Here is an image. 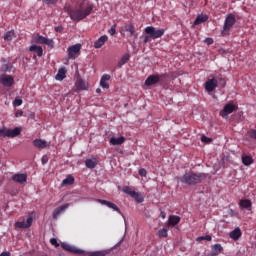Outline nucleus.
I'll list each match as a JSON object with an SVG mask.
<instances>
[{
	"instance_id": "22",
	"label": "nucleus",
	"mask_w": 256,
	"mask_h": 256,
	"mask_svg": "<svg viewBox=\"0 0 256 256\" xmlns=\"http://www.w3.org/2000/svg\"><path fill=\"white\" fill-rule=\"evenodd\" d=\"M68 207H69V204H64L56 208L53 212V219H59V215H61L63 211H65V209H67Z\"/></svg>"
},
{
	"instance_id": "15",
	"label": "nucleus",
	"mask_w": 256,
	"mask_h": 256,
	"mask_svg": "<svg viewBox=\"0 0 256 256\" xmlns=\"http://www.w3.org/2000/svg\"><path fill=\"white\" fill-rule=\"evenodd\" d=\"M223 253V246L221 244H214L211 246V253L208 256H217Z\"/></svg>"
},
{
	"instance_id": "53",
	"label": "nucleus",
	"mask_w": 256,
	"mask_h": 256,
	"mask_svg": "<svg viewBox=\"0 0 256 256\" xmlns=\"http://www.w3.org/2000/svg\"><path fill=\"white\" fill-rule=\"evenodd\" d=\"M0 256H11V252H2Z\"/></svg>"
},
{
	"instance_id": "31",
	"label": "nucleus",
	"mask_w": 256,
	"mask_h": 256,
	"mask_svg": "<svg viewBox=\"0 0 256 256\" xmlns=\"http://www.w3.org/2000/svg\"><path fill=\"white\" fill-rule=\"evenodd\" d=\"M46 39H47L46 37L37 34V35L34 37L33 41H34V43H36V44H38V45H45Z\"/></svg>"
},
{
	"instance_id": "52",
	"label": "nucleus",
	"mask_w": 256,
	"mask_h": 256,
	"mask_svg": "<svg viewBox=\"0 0 256 256\" xmlns=\"http://www.w3.org/2000/svg\"><path fill=\"white\" fill-rule=\"evenodd\" d=\"M201 141H203L204 143H209L210 139L206 136H202Z\"/></svg>"
},
{
	"instance_id": "9",
	"label": "nucleus",
	"mask_w": 256,
	"mask_h": 256,
	"mask_svg": "<svg viewBox=\"0 0 256 256\" xmlns=\"http://www.w3.org/2000/svg\"><path fill=\"white\" fill-rule=\"evenodd\" d=\"M236 109H237V106H235V104L228 103L220 111V117H223V119H227V117L231 115V113H233V111H235Z\"/></svg>"
},
{
	"instance_id": "34",
	"label": "nucleus",
	"mask_w": 256,
	"mask_h": 256,
	"mask_svg": "<svg viewBox=\"0 0 256 256\" xmlns=\"http://www.w3.org/2000/svg\"><path fill=\"white\" fill-rule=\"evenodd\" d=\"M15 37V31L11 30L5 33L3 39L4 41H13Z\"/></svg>"
},
{
	"instance_id": "11",
	"label": "nucleus",
	"mask_w": 256,
	"mask_h": 256,
	"mask_svg": "<svg viewBox=\"0 0 256 256\" xmlns=\"http://www.w3.org/2000/svg\"><path fill=\"white\" fill-rule=\"evenodd\" d=\"M61 247H62V249H64V251H68L69 253H74L75 255H82V253H83V250H81L71 244L62 243Z\"/></svg>"
},
{
	"instance_id": "23",
	"label": "nucleus",
	"mask_w": 256,
	"mask_h": 256,
	"mask_svg": "<svg viewBox=\"0 0 256 256\" xmlns=\"http://www.w3.org/2000/svg\"><path fill=\"white\" fill-rule=\"evenodd\" d=\"M67 75V69L65 67H62L58 70V73L55 76L56 81H63Z\"/></svg>"
},
{
	"instance_id": "4",
	"label": "nucleus",
	"mask_w": 256,
	"mask_h": 256,
	"mask_svg": "<svg viewBox=\"0 0 256 256\" xmlns=\"http://www.w3.org/2000/svg\"><path fill=\"white\" fill-rule=\"evenodd\" d=\"M236 23H237V19L235 18V16L233 14H228L224 21L223 30L221 31L222 37L229 35V31H231V28Z\"/></svg>"
},
{
	"instance_id": "20",
	"label": "nucleus",
	"mask_w": 256,
	"mask_h": 256,
	"mask_svg": "<svg viewBox=\"0 0 256 256\" xmlns=\"http://www.w3.org/2000/svg\"><path fill=\"white\" fill-rule=\"evenodd\" d=\"M83 256H107L109 255V251L101 250V251H94V252H87L83 250Z\"/></svg>"
},
{
	"instance_id": "26",
	"label": "nucleus",
	"mask_w": 256,
	"mask_h": 256,
	"mask_svg": "<svg viewBox=\"0 0 256 256\" xmlns=\"http://www.w3.org/2000/svg\"><path fill=\"white\" fill-rule=\"evenodd\" d=\"M29 51L37 54L38 57H43V47L32 45L29 47Z\"/></svg>"
},
{
	"instance_id": "6",
	"label": "nucleus",
	"mask_w": 256,
	"mask_h": 256,
	"mask_svg": "<svg viewBox=\"0 0 256 256\" xmlns=\"http://www.w3.org/2000/svg\"><path fill=\"white\" fill-rule=\"evenodd\" d=\"M123 193L132 197V199L136 200V203H143L145 201V197L141 195V193L131 189L129 186H124L122 188Z\"/></svg>"
},
{
	"instance_id": "13",
	"label": "nucleus",
	"mask_w": 256,
	"mask_h": 256,
	"mask_svg": "<svg viewBox=\"0 0 256 256\" xmlns=\"http://www.w3.org/2000/svg\"><path fill=\"white\" fill-rule=\"evenodd\" d=\"M217 86H218V82L215 78L209 79L205 83V89L206 91H208V93L215 91V89H217Z\"/></svg>"
},
{
	"instance_id": "28",
	"label": "nucleus",
	"mask_w": 256,
	"mask_h": 256,
	"mask_svg": "<svg viewBox=\"0 0 256 256\" xmlns=\"http://www.w3.org/2000/svg\"><path fill=\"white\" fill-rule=\"evenodd\" d=\"M125 31H127V33H130L132 37H135V39H137V32L135 31V26H133V24L126 25Z\"/></svg>"
},
{
	"instance_id": "21",
	"label": "nucleus",
	"mask_w": 256,
	"mask_h": 256,
	"mask_svg": "<svg viewBox=\"0 0 256 256\" xmlns=\"http://www.w3.org/2000/svg\"><path fill=\"white\" fill-rule=\"evenodd\" d=\"M241 228H235L233 231L229 233L230 239H233V241H239L241 239Z\"/></svg>"
},
{
	"instance_id": "39",
	"label": "nucleus",
	"mask_w": 256,
	"mask_h": 256,
	"mask_svg": "<svg viewBox=\"0 0 256 256\" xmlns=\"http://www.w3.org/2000/svg\"><path fill=\"white\" fill-rule=\"evenodd\" d=\"M100 87L102 89H109V83H107L106 81L104 80H100Z\"/></svg>"
},
{
	"instance_id": "37",
	"label": "nucleus",
	"mask_w": 256,
	"mask_h": 256,
	"mask_svg": "<svg viewBox=\"0 0 256 256\" xmlns=\"http://www.w3.org/2000/svg\"><path fill=\"white\" fill-rule=\"evenodd\" d=\"M169 235L167 229L163 228V229H160L158 231V236L159 237H167Z\"/></svg>"
},
{
	"instance_id": "40",
	"label": "nucleus",
	"mask_w": 256,
	"mask_h": 256,
	"mask_svg": "<svg viewBox=\"0 0 256 256\" xmlns=\"http://www.w3.org/2000/svg\"><path fill=\"white\" fill-rule=\"evenodd\" d=\"M11 64L10 63H8V64H3L2 65V71H5V72H7V71H11Z\"/></svg>"
},
{
	"instance_id": "41",
	"label": "nucleus",
	"mask_w": 256,
	"mask_h": 256,
	"mask_svg": "<svg viewBox=\"0 0 256 256\" xmlns=\"http://www.w3.org/2000/svg\"><path fill=\"white\" fill-rule=\"evenodd\" d=\"M251 139H254L256 141V130L252 129L248 132Z\"/></svg>"
},
{
	"instance_id": "19",
	"label": "nucleus",
	"mask_w": 256,
	"mask_h": 256,
	"mask_svg": "<svg viewBox=\"0 0 256 256\" xmlns=\"http://www.w3.org/2000/svg\"><path fill=\"white\" fill-rule=\"evenodd\" d=\"M181 223V217L177 215H170L168 218V227H176V225H179Z\"/></svg>"
},
{
	"instance_id": "46",
	"label": "nucleus",
	"mask_w": 256,
	"mask_h": 256,
	"mask_svg": "<svg viewBox=\"0 0 256 256\" xmlns=\"http://www.w3.org/2000/svg\"><path fill=\"white\" fill-rule=\"evenodd\" d=\"M50 243L51 245H53L54 247H59V242H57V240L55 238H51L50 239Z\"/></svg>"
},
{
	"instance_id": "47",
	"label": "nucleus",
	"mask_w": 256,
	"mask_h": 256,
	"mask_svg": "<svg viewBox=\"0 0 256 256\" xmlns=\"http://www.w3.org/2000/svg\"><path fill=\"white\" fill-rule=\"evenodd\" d=\"M204 43H206L207 45H213V38H206L204 40Z\"/></svg>"
},
{
	"instance_id": "2",
	"label": "nucleus",
	"mask_w": 256,
	"mask_h": 256,
	"mask_svg": "<svg viewBox=\"0 0 256 256\" xmlns=\"http://www.w3.org/2000/svg\"><path fill=\"white\" fill-rule=\"evenodd\" d=\"M204 179H207V174L195 172H188L180 177L181 183L185 185H198V183H201Z\"/></svg>"
},
{
	"instance_id": "50",
	"label": "nucleus",
	"mask_w": 256,
	"mask_h": 256,
	"mask_svg": "<svg viewBox=\"0 0 256 256\" xmlns=\"http://www.w3.org/2000/svg\"><path fill=\"white\" fill-rule=\"evenodd\" d=\"M15 117H23V111L22 110H17L15 113Z\"/></svg>"
},
{
	"instance_id": "12",
	"label": "nucleus",
	"mask_w": 256,
	"mask_h": 256,
	"mask_svg": "<svg viewBox=\"0 0 256 256\" xmlns=\"http://www.w3.org/2000/svg\"><path fill=\"white\" fill-rule=\"evenodd\" d=\"M31 225H33V216H28L26 222L21 221L15 223V227H17L18 229H29Z\"/></svg>"
},
{
	"instance_id": "8",
	"label": "nucleus",
	"mask_w": 256,
	"mask_h": 256,
	"mask_svg": "<svg viewBox=\"0 0 256 256\" xmlns=\"http://www.w3.org/2000/svg\"><path fill=\"white\" fill-rule=\"evenodd\" d=\"M67 52L68 59H77V57H79V53H81V44H75L68 47Z\"/></svg>"
},
{
	"instance_id": "30",
	"label": "nucleus",
	"mask_w": 256,
	"mask_h": 256,
	"mask_svg": "<svg viewBox=\"0 0 256 256\" xmlns=\"http://www.w3.org/2000/svg\"><path fill=\"white\" fill-rule=\"evenodd\" d=\"M110 143L112 145H123V143H125V137H123V136H121L119 138L112 137L110 139Z\"/></svg>"
},
{
	"instance_id": "49",
	"label": "nucleus",
	"mask_w": 256,
	"mask_h": 256,
	"mask_svg": "<svg viewBox=\"0 0 256 256\" xmlns=\"http://www.w3.org/2000/svg\"><path fill=\"white\" fill-rule=\"evenodd\" d=\"M122 63L125 64L127 61H129V55H124L121 59Z\"/></svg>"
},
{
	"instance_id": "10",
	"label": "nucleus",
	"mask_w": 256,
	"mask_h": 256,
	"mask_svg": "<svg viewBox=\"0 0 256 256\" xmlns=\"http://www.w3.org/2000/svg\"><path fill=\"white\" fill-rule=\"evenodd\" d=\"M15 79L11 75L1 74L0 75V84L4 87H13Z\"/></svg>"
},
{
	"instance_id": "27",
	"label": "nucleus",
	"mask_w": 256,
	"mask_h": 256,
	"mask_svg": "<svg viewBox=\"0 0 256 256\" xmlns=\"http://www.w3.org/2000/svg\"><path fill=\"white\" fill-rule=\"evenodd\" d=\"M209 20V16L207 15H198L194 21V25H201V23H205Z\"/></svg>"
},
{
	"instance_id": "17",
	"label": "nucleus",
	"mask_w": 256,
	"mask_h": 256,
	"mask_svg": "<svg viewBox=\"0 0 256 256\" xmlns=\"http://www.w3.org/2000/svg\"><path fill=\"white\" fill-rule=\"evenodd\" d=\"M32 144L36 149H47L49 147V143L43 139H35L33 140Z\"/></svg>"
},
{
	"instance_id": "24",
	"label": "nucleus",
	"mask_w": 256,
	"mask_h": 256,
	"mask_svg": "<svg viewBox=\"0 0 256 256\" xmlns=\"http://www.w3.org/2000/svg\"><path fill=\"white\" fill-rule=\"evenodd\" d=\"M239 206L241 207V209H248L249 211H251L253 203L249 199H242L239 202Z\"/></svg>"
},
{
	"instance_id": "51",
	"label": "nucleus",
	"mask_w": 256,
	"mask_h": 256,
	"mask_svg": "<svg viewBox=\"0 0 256 256\" xmlns=\"http://www.w3.org/2000/svg\"><path fill=\"white\" fill-rule=\"evenodd\" d=\"M55 31L57 33H61L63 31V27L62 26L55 27Z\"/></svg>"
},
{
	"instance_id": "14",
	"label": "nucleus",
	"mask_w": 256,
	"mask_h": 256,
	"mask_svg": "<svg viewBox=\"0 0 256 256\" xmlns=\"http://www.w3.org/2000/svg\"><path fill=\"white\" fill-rule=\"evenodd\" d=\"M98 203H100L101 205H105L106 207H108L109 209H112L113 211H116L117 213L121 214V210L119 209V207L117 205H115V203L113 202H109L107 200H102V199H98Z\"/></svg>"
},
{
	"instance_id": "18",
	"label": "nucleus",
	"mask_w": 256,
	"mask_h": 256,
	"mask_svg": "<svg viewBox=\"0 0 256 256\" xmlns=\"http://www.w3.org/2000/svg\"><path fill=\"white\" fill-rule=\"evenodd\" d=\"M12 181H14V183H20V185H23V183H27V174H15L12 176Z\"/></svg>"
},
{
	"instance_id": "38",
	"label": "nucleus",
	"mask_w": 256,
	"mask_h": 256,
	"mask_svg": "<svg viewBox=\"0 0 256 256\" xmlns=\"http://www.w3.org/2000/svg\"><path fill=\"white\" fill-rule=\"evenodd\" d=\"M21 105H23V100L22 99L16 98L13 101V107H21Z\"/></svg>"
},
{
	"instance_id": "16",
	"label": "nucleus",
	"mask_w": 256,
	"mask_h": 256,
	"mask_svg": "<svg viewBox=\"0 0 256 256\" xmlns=\"http://www.w3.org/2000/svg\"><path fill=\"white\" fill-rule=\"evenodd\" d=\"M107 41H109V37L107 35L101 36L94 42V48L101 49V47H103V45H105V43H107Z\"/></svg>"
},
{
	"instance_id": "44",
	"label": "nucleus",
	"mask_w": 256,
	"mask_h": 256,
	"mask_svg": "<svg viewBox=\"0 0 256 256\" xmlns=\"http://www.w3.org/2000/svg\"><path fill=\"white\" fill-rule=\"evenodd\" d=\"M43 3H46V5H55V3H57V1L59 0H42Z\"/></svg>"
},
{
	"instance_id": "33",
	"label": "nucleus",
	"mask_w": 256,
	"mask_h": 256,
	"mask_svg": "<svg viewBox=\"0 0 256 256\" xmlns=\"http://www.w3.org/2000/svg\"><path fill=\"white\" fill-rule=\"evenodd\" d=\"M242 163H243V165H246V167H249V165H252V163H253V157L243 155L242 156Z\"/></svg>"
},
{
	"instance_id": "43",
	"label": "nucleus",
	"mask_w": 256,
	"mask_h": 256,
	"mask_svg": "<svg viewBox=\"0 0 256 256\" xmlns=\"http://www.w3.org/2000/svg\"><path fill=\"white\" fill-rule=\"evenodd\" d=\"M111 80V75H109V74H104L102 77H101V79H100V81H110Z\"/></svg>"
},
{
	"instance_id": "32",
	"label": "nucleus",
	"mask_w": 256,
	"mask_h": 256,
	"mask_svg": "<svg viewBox=\"0 0 256 256\" xmlns=\"http://www.w3.org/2000/svg\"><path fill=\"white\" fill-rule=\"evenodd\" d=\"M85 165L88 169H95L97 167V160L95 159H87L85 161Z\"/></svg>"
},
{
	"instance_id": "1",
	"label": "nucleus",
	"mask_w": 256,
	"mask_h": 256,
	"mask_svg": "<svg viewBox=\"0 0 256 256\" xmlns=\"http://www.w3.org/2000/svg\"><path fill=\"white\" fill-rule=\"evenodd\" d=\"M93 12V4H87L83 6V3L79 5V7L72 9L69 11V16L72 21H83V19H87L89 15Z\"/></svg>"
},
{
	"instance_id": "57",
	"label": "nucleus",
	"mask_w": 256,
	"mask_h": 256,
	"mask_svg": "<svg viewBox=\"0 0 256 256\" xmlns=\"http://www.w3.org/2000/svg\"><path fill=\"white\" fill-rule=\"evenodd\" d=\"M96 93H101V88H97Z\"/></svg>"
},
{
	"instance_id": "55",
	"label": "nucleus",
	"mask_w": 256,
	"mask_h": 256,
	"mask_svg": "<svg viewBox=\"0 0 256 256\" xmlns=\"http://www.w3.org/2000/svg\"><path fill=\"white\" fill-rule=\"evenodd\" d=\"M161 217H162V219H165V217H166L165 212H161Z\"/></svg>"
},
{
	"instance_id": "48",
	"label": "nucleus",
	"mask_w": 256,
	"mask_h": 256,
	"mask_svg": "<svg viewBox=\"0 0 256 256\" xmlns=\"http://www.w3.org/2000/svg\"><path fill=\"white\" fill-rule=\"evenodd\" d=\"M167 81H169V75L168 74H166V77L165 78H163V82L162 83H160V85H167Z\"/></svg>"
},
{
	"instance_id": "56",
	"label": "nucleus",
	"mask_w": 256,
	"mask_h": 256,
	"mask_svg": "<svg viewBox=\"0 0 256 256\" xmlns=\"http://www.w3.org/2000/svg\"><path fill=\"white\" fill-rule=\"evenodd\" d=\"M220 81H222L223 82V87H225V79H220Z\"/></svg>"
},
{
	"instance_id": "54",
	"label": "nucleus",
	"mask_w": 256,
	"mask_h": 256,
	"mask_svg": "<svg viewBox=\"0 0 256 256\" xmlns=\"http://www.w3.org/2000/svg\"><path fill=\"white\" fill-rule=\"evenodd\" d=\"M45 163H47V159H45V157H42V164L45 165Z\"/></svg>"
},
{
	"instance_id": "42",
	"label": "nucleus",
	"mask_w": 256,
	"mask_h": 256,
	"mask_svg": "<svg viewBox=\"0 0 256 256\" xmlns=\"http://www.w3.org/2000/svg\"><path fill=\"white\" fill-rule=\"evenodd\" d=\"M140 177H147V170H145V168H141L139 171H138Z\"/></svg>"
},
{
	"instance_id": "45",
	"label": "nucleus",
	"mask_w": 256,
	"mask_h": 256,
	"mask_svg": "<svg viewBox=\"0 0 256 256\" xmlns=\"http://www.w3.org/2000/svg\"><path fill=\"white\" fill-rule=\"evenodd\" d=\"M116 27V25H113L111 29L108 31V33L112 36L115 35V33H117Z\"/></svg>"
},
{
	"instance_id": "29",
	"label": "nucleus",
	"mask_w": 256,
	"mask_h": 256,
	"mask_svg": "<svg viewBox=\"0 0 256 256\" xmlns=\"http://www.w3.org/2000/svg\"><path fill=\"white\" fill-rule=\"evenodd\" d=\"M75 183V178L71 175H68L63 181H62V187H67L69 185H73Z\"/></svg>"
},
{
	"instance_id": "35",
	"label": "nucleus",
	"mask_w": 256,
	"mask_h": 256,
	"mask_svg": "<svg viewBox=\"0 0 256 256\" xmlns=\"http://www.w3.org/2000/svg\"><path fill=\"white\" fill-rule=\"evenodd\" d=\"M213 237L211 235H206V236H200L196 239L198 243H201V241H212Z\"/></svg>"
},
{
	"instance_id": "7",
	"label": "nucleus",
	"mask_w": 256,
	"mask_h": 256,
	"mask_svg": "<svg viewBox=\"0 0 256 256\" xmlns=\"http://www.w3.org/2000/svg\"><path fill=\"white\" fill-rule=\"evenodd\" d=\"M167 77V74H162V75H150L146 80H145V85L147 87H151V85H157V83H163V79Z\"/></svg>"
},
{
	"instance_id": "3",
	"label": "nucleus",
	"mask_w": 256,
	"mask_h": 256,
	"mask_svg": "<svg viewBox=\"0 0 256 256\" xmlns=\"http://www.w3.org/2000/svg\"><path fill=\"white\" fill-rule=\"evenodd\" d=\"M145 36H141L140 39H143L144 43L147 44L151 39H161L165 35V29H157L153 26H148L144 29Z\"/></svg>"
},
{
	"instance_id": "5",
	"label": "nucleus",
	"mask_w": 256,
	"mask_h": 256,
	"mask_svg": "<svg viewBox=\"0 0 256 256\" xmlns=\"http://www.w3.org/2000/svg\"><path fill=\"white\" fill-rule=\"evenodd\" d=\"M21 131H23L21 127H16L13 130L3 127L0 128V137L13 139L15 137H19V135H21Z\"/></svg>"
},
{
	"instance_id": "25",
	"label": "nucleus",
	"mask_w": 256,
	"mask_h": 256,
	"mask_svg": "<svg viewBox=\"0 0 256 256\" xmlns=\"http://www.w3.org/2000/svg\"><path fill=\"white\" fill-rule=\"evenodd\" d=\"M75 86L78 91H85L87 89V84L82 78H77Z\"/></svg>"
},
{
	"instance_id": "36",
	"label": "nucleus",
	"mask_w": 256,
	"mask_h": 256,
	"mask_svg": "<svg viewBox=\"0 0 256 256\" xmlns=\"http://www.w3.org/2000/svg\"><path fill=\"white\" fill-rule=\"evenodd\" d=\"M44 45H47L50 47V49H53L55 47V41H53V39L46 38Z\"/></svg>"
}]
</instances>
